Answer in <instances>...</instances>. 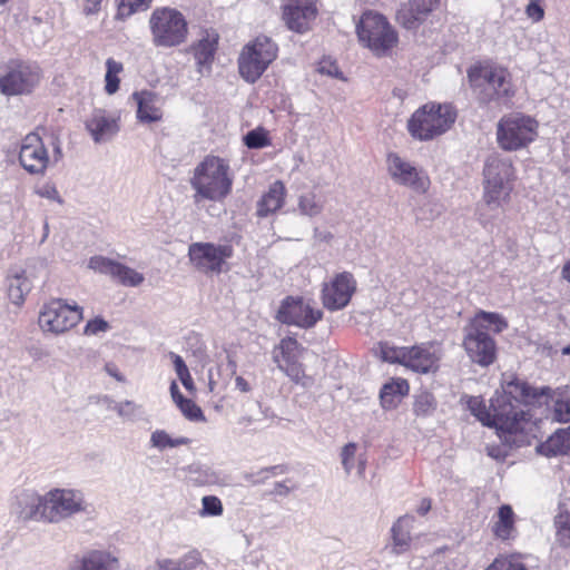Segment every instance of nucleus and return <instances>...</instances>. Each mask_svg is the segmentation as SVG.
Returning <instances> with one entry per match:
<instances>
[{
    "instance_id": "1",
    "label": "nucleus",
    "mask_w": 570,
    "mask_h": 570,
    "mask_svg": "<svg viewBox=\"0 0 570 570\" xmlns=\"http://www.w3.org/2000/svg\"><path fill=\"white\" fill-rule=\"evenodd\" d=\"M550 395L551 389L548 386L535 389L524 381L514 379L505 384L502 394L495 396L499 424L504 431V438L515 448L530 445L537 430L529 414L519 409V405L539 403L542 396Z\"/></svg>"
},
{
    "instance_id": "2",
    "label": "nucleus",
    "mask_w": 570,
    "mask_h": 570,
    "mask_svg": "<svg viewBox=\"0 0 570 570\" xmlns=\"http://www.w3.org/2000/svg\"><path fill=\"white\" fill-rule=\"evenodd\" d=\"M466 75L471 88L479 91L484 102H510L515 96L511 72L492 60L475 62Z\"/></svg>"
},
{
    "instance_id": "3",
    "label": "nucleus",
    "mask_w": 570,
    "mask_h": 570,
    "mask_svg": "<svg viewBox=\"0 0 570 570\" xmlns=\"http://www.w3.org/2000/svg\"><path fill=\"white\" fill-rule=\"evenodd\" d=\"M234 176L227 159L207 155L195 168L190 184L196 197L224 200L233 188Z\"/></svg>"
},
{
    "instance_id": "4",
    "label": "nucleus",
    "mask_w": 570,
    "mask_h": 570,
    "mask_svg": "<svg viewBox=\"0 0 570 570\" xmlns=\"http://www.w3.org/2000/svg\"><path fill=\"white\" fill-rule=\"evenodd\" d=\"M153 45L157 48H175L184 45L189 35L185 16L176 8H156L149 18Z\"/></svg>"
},
{
    "instance_id": "5",
    "label": "nucleus",
    "mask_w": 570,
    "mask_h": 570,
    "mask_svg": "<svg viewBox=\"0 0 570 570\" xmlns=\"http://www.w3.org/2000/svg\"><path fill=\"white\" fill-rule=\"evenodd\" d=\"M456 119L455 109L448 104L428 102L411 116L407 129L412 137L431 140L444 134Z\"/></svg>"
},
{
    "instance_id": "6",
    "label": "nucleus",
    "mask_w": 570,
    "mask_h": 570,
    "mask_svg": "<svg viewBox=\"0 0 570 570\" xmlns=\"http://www.w3.org/2000/svg\"><path fill=\"white\" fill-rule=\"evenodd\" d=\"M278 56V46L269 37L259 35L246 43L237 60L240 77L249 82H256Z\"/></svg>"
},
{
    "instance_id": "7",
    "label": "nucleus",
    "mask_w": 570,
    "mask_h": 570,
    "mask_svg": "<svg viewBox=\"0 0 570 570\" xmlns=\"http://www.w3.org/2000/svg\"><path fill=\"white\" fill-rule=\"evenodd\" d=\"M539 134V122L523 112L503 116L497 125V142L505 151H517L532 144Z\"/></svg>"
},
{
    "instance_id": "8",
    "label": "nucleus",
    "mask_w": 570,
    "mask_h": 570,
    "mask_svg": "<svg viewBox=\"0 0 570 570\" xmlns=\"http://www.w3.org/2000/svg\"><path fill=\"white\" fill-rule=\"evenodd\" d=\"M483 199L488 205H497L507 202L513 190L515 169L511 160L498 156L490 157L484 170Z\"/></svg>"
},
{
    "instance_id": "9",
    "label": "nucleus",
    "mask_w": 570,
    "mask_h": 570,
    "mask_svg": "<svg viewBox=\"0 0 570 570\" xmlns=\"http://www.w3.org/2000/svg\"><path fill=\"white\" fill-rule=\"evenodd\" d=\"M42 77L41 68L22 59H10L0 76V92L4 96H22L32 92Z\"/></svg>"
},
{
    "instance_id": "10",
    "label": "nucleus",
    "mask_w": 570,
    "mask_h": 570,
    "mask_svg": "<svg viewBox=\"0 0 570 570\" xmlns=\"http://www.w3.org/2000/svg\"><path fill=\"white\" fill-rule=\"evenodd\" d=\"M358 38L365 41L376 55L392 50L397 41V33L386 18L377 12H363L358 19Z\"/></svg>"
},
{
    "instance_id": "11",
    "label": "nucleus",
    "mask_w": 570,
    "mask_h": 570,
    "mask_svg": "<svg viewBox=\"0 0 570 570\" xmlns=\"http://www.w3.org/2000/svg\"><path fill=\"white\" fill-rule=\"evenodd\" d=\"M43 522L60 523L78 513H85L88 504L81 491L55 488L46 492Z\"/></svg>"
},
{
    "instance_id": "12",
    "label": "nucleus",
    "mask_w": 570,
    "mask_h": 570,
    "mask_svg": "<svg viewBox=\"0 0 570 570\" xmlns=\"http://www.w3.org/2000/svg\"><path fill=\"white\" fill-rule=\"evenodd\" d=\"M234 254L228 243L196 242L188 247L190 265L205 275H218Z\"/></svg>"
},
{
    "instance_id": "13",
    "label": "nucleus",
    "mask_w": 570,
    "mask_h": 570,
    "mask_svg": "<svg viewBox=\"0 0 570 570\" xmlns=\"http://www.w3.org/2000/svg\"><path fill=\"white\" fill-rule=\"evenodd\" d=\"M82 320V307L61 298L51 299L40 311L38 323L43 332L63 334Z\"/></svg>"
},
{
    "instance_id": "14",
    "label": "nucleus",
    "mask_w": 570,
    "mask_h": 570,
    "mask_svg": "<svg viewBox=\"0 0 570 570\" xmlns=\"http://www.w3.org/2000/svg\"><path fill=\"white\" fill-rule=\"evenodd\" d=\"M386 170L396 185L406 187L416 194H426L431 187V179L426 171L415 167L396 153L387 154Z\"/></svg>"
},
{
    "instance_id": "15",
    "label": "nucleus",
    "mask_w": 570,
    "mask_h": 570,
    "mask_svg": "<svg viewBox=\"0 0 570 570\" xmlns=\"http://www.w3.org/2000/svg\"><path fill=\"white\" fill-rule=\"evenodd\" d=\"M304 348L293 337L281 340L273 351V361L289 380L304 387L311 383V377L305 374L303 364L299 362Z\"/></svg>"
},
{
    "instance_id": "16",
    "label": "nucleus",
    "mask_w": 570,
    "mask_h": 570,
    "mask_svg": "<svg viewBox=\"0 0 570 570\" xmlns=\"http://www.w3.org/2000/svg\"><path fill=\"white\" fill-rule=\"evenodd\" d=\"M463 347L470 360L481 366H489L495 360L494 340L476 323H470L464 327Z\"/></svg>"
},
{
    "instance_id": "17",
    "label": "nucleus",
    "mask_w": 570,
    "mask_h": 570,
    "mask_svg": "<svg viewBox=\"0 0 570 570\" xmlns=\"http://www.w3.org/2000/svg\"><path fill=\"white\" fill-rule=\"evenodd\" d=\"M320 0H286L282 9V20L286 28L303 35L312 29L318 16Z\"/></svg>"
},
{
    "instance_id": "18",
    "label": "nucleus",
    "mask_w": 570,
    "mask_h": 570,
    "mask_svg": "<svg viewBox=\"0 0 570 570\" xmlns=\"http://www.w3.org/2000/svg\"><path fill=\"white\" fill-rule=\"evenodd\" d=\"M323 316L321 309H315L301 297H286L277 312L276 318L287 325L302 328L313 327Z\"/></svg>"
},
{
    "instance_id": "19",
    "label": "nucleus",
    "mask_w": 570,
    "mask_h": 570,
    "mask_svg": "<svg viewBox=\"0 0 570 570\" xmlns=\"http://www.w3.org/2000/svg\"><path fill=\"white\" fill-rule=\"evenodd\" d=\"M19 163L29 174L39 175L46 171L49 165V154L38 134L30 132L21 140Z\"/></svg>"
},
{
    "instance_id": "20",
    "label": "nucleus",
    "mask_w": 570,
    "mask_h": 570,
    "mask_svg": "<svg viewBox=\"0 0 570 570\" xmlns=\"http://www.w3.org/2000/svg\"><path fill=\"white\" fill-rule=\"evenodd\" d=\"M46 493L40 494L33 489L17 492L10 504V512L18 520L43 522Z\"/></svg>"
},
{
    "instance_id": "21",
    "label": "nucleus",
    "mask_w": 570,
    "mask_h": 570,
    "mask_svg": "<svg viewBox=\"0 0 570 570\" xmlns=\"http://www.w3.org/2000/svg\"><path fill=\"white\" fill-rule=\"evenodd\" d=\"M353 274L343 272L328 284H325L322 291V301L324 307L330 311H336L345 307L354 292Z\"/></svg>"
},
{
    "instance_id": "22",
    "label": "nucleus",
    "mask_w": 570,
    "mask_h": 570,
    "mask_svg": "<svg viewBox=\"0 0 570 570\" xmlns=\"http://www.w3.org/2000/svg\"><path fill=\"white\" fill-rule=\"evenodd\" d=\"M440 358L441 353L433 344L422 343L407 346L404 366L416 373H434L439 368Z\"/></svg>"
},
{
    "instance_id": "23",
    "label": "nucleus",
    "mask_w": 570,
    "mask_h": 570,
    "mask_svg": "<svg viewBox=\"0 0 570 570\" xmlns=\"http://www.w3.org/2000/svg\"><path fill=\"white\" fill-rule=\"evenodd\" d=\"M219 35L214 29H205L202 32V37L193 42L188 51L193 55L197 71L203 73L204 71L209 72L212 65L215 59L216 51L218 49Z\"/></svg>"
},
{
    "instance_id": "24",
    "label": "nucleus",
    "mask_w": 570,
    "mask_h": 570,
    "mask_svg": "<svg viewBox=\"0 0 570 570\" xmlns=\"http://www.w3.org/2000/svg\"><path fill=\"white\" fill-rule=\"evenodd\" d=\"M441 4V0H409L396 13L397 22L405 29H415Z\"/></svg>"
},
{
    "instance_id": "25",
    "label": "nucleus",
    "mask_w": 570,
    "mask_h": 570,
    "mask_svg": "<svg viewBox=\"0 0 570 570\" xmlns=\"http://www.w3.org/2000/svg\"><path fill=\"white\" fill-rule=\"evenodd\" d=\"M120 117L104 109L95 110L86 120V129L96 142L105 141L119 131Z\"/></svg>"
},
{
    "instance_id": "26",
    "label": "nucleus",
    "mask_w": 570,
    "mask_h": 570,
    "mask_svg": "<svg viewBox=\"0 0 570 570\" xmlns=\"http://www.w3.org/2000/svg\"><path fill=\"white\" fill-rule=\"evenodd\" d=\"M118 557L108 550L92 549L77 559L71 570H119Z\"/></svg>"
},
{
    "instance_id": "27",
    "label": "nucleus",
    "mask_w": 570,
    "mask_h": 570,
    "mask_svg": "<svg viewBox=\"0 0 570 570\" xmlns=\"http://www.w3.org/2000/svg\"><path fill=\"white\" fill-rule=\"evenodd\" d=\"M495 397L491 400L490 407L488 409L484 401L479 396H472L468 401V407L470 412L483 424L487 426H494L497 430V434L505 445L512 448L513 443L509 442L504 438V431L501 429L499 424V416H497V406H495Z\"/></svg>"
},
{
    "instance_id": "28",
    "label": "nucleus",
    "mask_w": 570,
    "mask_h": 570,
    "mask_svg": "<svg viewBox=\"0 0 570 570\" xmlns=\"http://www.w3.org/2000/svg\"><path fill=\"white\" fill-rule=\"evenodd\" d=\"M132 99L137 104L136 117L142 124L159 122L163 119V109L158 104V97L149 90L135 91Z\"/></svg>"
},
{
    "instance_id": "29",
    "label": "nucleus",
    "mask_w": 570,
    "mask_h": 570,
    "mask_svg": "<svg viewBox=\"0 0 570 570\" xmlns=\"http://www.w3.org/2000/svg\"><path fill=\"white\" fill-rule=\"evenodd\" d=\"M557 541L570 546V481L566 485L559 503V513L554 519Z\"/></svg>"
},
{
    "instance_id": "30",
    "label": "nucleus",
    "mask_w": 570,
    "mask_h": 570,
    "mask_svg": "<svg viewBox=\"0 0 570 570\" xmlns=\"http://www.w3.org/2000/svg\"><path fill=\"white\" fill-rule=\"evenodd\" d=\"M31 288L32 283L23 269L17 268L10 271L7 276V292L9 299L13 304L20 306Z\"/></svg>"
},
{
    "instance_id": "31",
    "label": "nucleus",
    "mask_w": 570,
    "mask_h": 570,
    "mask_svg": "<svg viewBox=\"0 0 570 570\" xmlns=\"http://www.w3.org/2000/svg\"><path fill=\"white\" fill-rule=\"evenodd\" d=\"M537 452L546 456L567 454L570 451V425L556 431L546 442L535 446Z\"/></svg>"
},
{
    "instance_id": "32",
    "label": "nucleus",
    "mask_w": 570,
    "mask_h": 570,
    "mask_svg": "<svg viewBox=\"0 0 570 570\" xmlns=\"http://www.w3.org/2000/svg\"><path fill=\"white\" fill-rule=\"evenodd\" d=\"M286 187L282 180L274 181L258 203L257 214H275L285 203Z\"/></svg>"
},
{
    "instance_id": "33",
    "label": "nucleus",
    "mask_w": 570,
    "mask_h": 570,
    "mask_svg": "<svg viewBox=\"0 0 570 570\" xmlns=\"http://www.w3.org/2000/svg\"><path fill=\"white\" fill-rule=\"evenodd\" d=\"M409 390L410 386L406 380L401 377L391 379L381 389L380 399L383 407L392 409L396 406L397 402L407 395Z\"/></svg>"
},
{
    "instance_id": "34",
    "label": "nucleus",
    "mask_w": 570,
    "mask_h": 570,
    "mask_svg": "<svg viewBox=\"0 0 570 570\" xmlns=\"http://www.w3.org/2000/svg\"><path fill=\"white\" fill-rule=\"evenodd\" d=\"M413 521V517L404 515L399 518L392 527L393 551L395 553L400 554L409 550L411 542L410 529Z\"/></svg>"
},
{
    "instance_id": "35",
    "label": "nucleus",
    "mask_w": 570,
    "mask_h": 570,
    "mask_svg": "<svg viewBox=\"0 0 570 570\" xmlns=\"http://www.w3.org/2000/svg\"><path fill=\"white\" fill-rule=\"evenodd\" d=\"M493 531L502 540L511 538L514 532V513L510 505L503 504L499 508L498 521L494 523Z\"/></svg>"
},
{
    "instance_id": "36",
    "label": "nucleus",
    "mask_w": 570,
    "mask_h": 570,
    "mask_svg": "<svg viewBox=\"0 0 570 570\" xmlns=\"http://www.w3.org/2000/svg\"><path fill=\"white\" fill-rule=\"evenodd\" d=\"M407 346H395L389 342H380L374 352L384 362L404 366Z\"/></svg>"
},
{
    "instance_id": "37",
    "label": "nucleus",
    "mask_w": 570,
    "mask_h": 570,
    "mask_svg": "<svg viewBox=\"0 0 570 570\" xmlns=\"http://www.w3.org/2000/svg\"><path fill=\"white\" fill-rule=\"evenodd\" d=\"M124 71V65L116 61L114 58L106 60V75H105V91L108 95H114L119 90L120 77Z\"/></svg>"
},
{
    "instance_id": "38",
    "label": "nucleus",
    "mask_w": 570,
    "mask_h": 570,
    "mask_svg": "<svg viewBox=\"0 0 570 570\" xmlns=\"http://www.w3.org/2000/svg\"><path fill=\"white\" fill-rule=\"evenodd\" d=\"M153 0H119L115 18L125 20L139 11H146L151 7Z\"/></svg>"
},
{
    "instance_id": "39",
    "label": "nucleus",
    "mask_w": 570,
    "mask_h": 570,
    "mask_svg": "<svg viewBox=\"0 0 570 570\" xmlns=\"http://www.w3.org/2000/svg\"><path fill=\"white\" fill-rule=\"evenodd\" d=\"M112 278L117 279L121 285L130 287L139 286L145 279L141 273L120 263L117 264Z\"/></svg>"
},
{
    "instance_id": "40",
    "label": "nucleus",
    "mask_w": 570,
    "mask_h": 570,
    "mask_svg": "<svg viewBox=\"0 0 570 570\" xmlns=\"http://www.w3.org/2000/svg\"><path fill=\"white\" fill-rule=\"evenodd\" d=\"M189 443L187 438L173 439L166 431L156 430L150 435V444L153 448L164 451L168 448H177L179 445H186Z\"/></svg>"
},
{
    "instance_id": "41",
    "label": "nucleus",
    "mask_w": 570,
    "mask_h": 570,
    "mask_svg": "<svg viewBox=\"0 0 570 570\" xmlns=\"http://www.w3.org/2000/svg\"><path fill=\"white\" fill-rule=\"evenodd\" d=\"M116 413L125 422H136L145 414L142 405L130 400L120 401Z\"/></svg>"
},
{
    "instance_id": "42",
    "label": "nucleus",
    "mask_w": 570,
    "mask_h": 570,
    "mask_svg": "<svg viewBox=\"0 0 570 570\" xmlns=\"http://www.w3.org/2000/svg\"><path fill=\"white\" fill-rule=\"evenodd\" d=\"M175 570H196L205 566L202 553L197 549H191L178 559H174Z\"/></svg>"
},
{
    "instance_id": "43",
    "label": "nucleus",
    "mask_w": 570,
    "mask_h": 570,
    "mask_svg": "<svg viewBox=\"0 0 570 570\" xmlns=\"http://www.w3.org/2000/svg\"><path fill=\"white\" fill-rule=\"evenodd\" d=\"M245 145L250 149H259L272 144L269 132L264 127L248 131L244 137Z\"/></svg>"
},
{
    "instance_id": "44",
    "label": "nucleus",
    "mask_w": 570,
    "mask_h": 570,
    "mask_svg": "<svg viewBox=\"0 0 570 570\" xmlns=\"http://www.w3.org/2000/svg\"><path fill=\"white\" fill-rule=\"evenodd\" d=\"M436 409V401L434 396L429 392H422L416 395L413 411L417 416L431 415Z\"/></svg>"
},
{
    "instance_id": "45",
    "label": "nucleus",
    "mask_w": 570,
    "mask_h": 570,
    "mask_svg": "<svg viewBox=\"0 0 570 570\" xmlns=\"http://www.w3.org/2000/svg\"><path fill=\"white\" fill-rule=\"evenodd\" d=\"M169 355L173 360L175 372L181 384L187 391L193 392L195 390V385L185 361L181 358V356L173 352H170Z\"/></svg>"
},
{
    "instance_id": "46",
    "label": "nucleus",
    "mask_w": 570,
    "mask_h": 570,
    "mask_svg": "<svg viewBox=\"0 0 570 570\" xmlns=\"http://www.w3.org/2000/svg\"><path fill=\"white\" fill-rule=\"evenodd\" d=\"M482 322H487L490 325H494L497 333L502 332L508 327V323L498 313L480 311L470 323H476L479 326L485 330Z\"/></svg>"
},
{
    "instance_id": "47",
    "label": "nucleus",
    "mask_w": 570,
    "mask_h": 570,
    "mask_svg": "<svg viewBox=\"0 0 570 570\" xmlns=\"http://www.w3.org/2000/svg\"><path fill=\"white\" fill-rule=\"evenodd\" d=\"M224 512L223 503L216 495H205L202 499L200 517H220Z\"/></svg>"
},
{
    "instance_id": "48",
    "label": "nucleus",
    "mask_w": 570,
    "mask_h": 570,
    "mask_svg": "<svg viewBox=\"0 0 570 570\" xmlns=\"http://www.w3.org/2000/svg\"><path fill=\"white\" fill-rule=\"evenodd\" d=\"M553 419L558 422L570 421V390L566 391L564 396H560L554 401Z\"/></svg>"
},
{
    "instance_id": "49",
    "label": "nucleus",
    "mask_w": 570,
    "mask_h": 570,
    "mask_svg": "<svg viewBox=\"0 0 570 570\" xmlns=\"http://www.w3.org/2000/svg\"><path fill=\"white\" fill-rule=\"evenodd\" d=\"M118 262L104 256H92L89 259L88 267L95 272L106 274L112 277Z\"/></svg>"
},
{
    "instance_id": "50",
    "label": "nucleus",
    "mask_w": 570,
    "mask_h": 570,
    "mask_svg": "<svg viewBox=\"0 0 570 570\" xmlns=\"http://www.w3.org/2000/svg\"><path fill=\"white\" fill-rule=\"evenodd\" d=\"M184 416L190 421H205L202 409L191 400L185 399L177 404Z\"/></svg>"
},
{
    "instance_id": "51",
    "label": "nucleus",
    "mask_w": 570,
    "mask_h": 570,
    "mask_svg": "<svg viewBox=\"0 0 570 570\" xmlns=\"http://www.w3.org/2000/svg\"><path fill=\"white\" fill-rule=\"evenodd\" d=\"M341 462L346 474H351L356 464V444L347 443L341 452Z\"/></svg>"
},
{
    "instance_id": "52",
    "label": "nucleus",
    "mask_w": 570,
    "mask_h": 570,
    "mask_svg": "<svg viewBox=\"0 0 570 570\" xmlns=\"http://www.w3.org/2000/svg\"><path fill=\"white\" fill-rule=\"evenodd\" d=\"M109 330L110 325L106 320L102 317H95L94 320L87 322L83 328V334L87 336H95L101 333H106Z\"/></svg>"
},
{
    "instance_id": "53",
    "label": "nucleus",
    "mask_w": 570,
    "mask_h": 570,
    "mask_svg": "<svg viewBox=\"0 0 570 570\" xmlns=\"http://www.w3.org/2000/svg\"><path fill=\"white\" fill-rule=\"evenodd\" d=\"M317 71L323 75L342 78V72L340 71L336 60L331 57H323L320 60Z\"/></svg>"
},
{
    "instance_id": "54",
    "label": "nucleus",
    "mask_w": 570,
    "mask_h": 570,
    "mask_svg": "<svg viewBox=\"0 0 570 570\" xmlns=\"http://www.w3.org/2000/svg\"><path fill=\"white\" fill-rule=\"evenodd\" d=\"M487 570H525L524 566L509 558H498Z\"/></svg>"
},
{
    "instance_id": "55",
    "label": "nucleus",
    "mask_w": 570,
    "mask_h": 570,
    "mask_svg": "<svg viewBox=\"0 0 570 570\" xmlns=\"http://www.w3.org/2000/svg\"><path fill=\"white\" fill-rule=\"evenodd\" d=\"M527 17L533 22H539L544 18V9L540 0H530L525 8Z\"/></svg>"
},
{
    "instance_id": "56",
    "label": "nucleus",
    "mask_w": 570,
    "mask_h": 570,
    "mask_svg": "<svg viewBox=\"0 0 570 570\" xmlns=\"http://www.w3.org/2000/svg\"><path fill=\"white\" fill-rule=\"evenodd\" d=\"M82 13L87 17L98 14L105 0H80Z\"/></svg>"
},
{
    "instance_id": "57",
    "label": "nucleus",
    "mask_w": 570,
    "mask_h": 570,
    "mask_svg": "<svg viewBox=\"0 0 570 570\" xmlns=\"http://www.w3.org/2000/svg\"><path fill=\"white\" fill-rule=\"evenodd\" d=\"M147 570H175L174 559L171 558H158Z\"/></svg>"
},
{
    "instance_id": "58",
    "label": "nucleus",
    "mask_w": 570,
    "mask_h": 570,
    "mask_svg": "<svg viewBox=\"0 0 570 570\" xmlns=\"http://www.w3.org/2000/svg\"><path fill=\"white\" fill-rule=\"evenodd\" d=\"M97 403L105 406L106 410H110V411H115V412H117V409L119 405V402H116L112 397H110L108 395H102V396L98 397Z\"/></svg>"
},
{
    "instance_id": "59",
    "label": "nucleus",
    "mask_w": 570,
    "mask_h": 570,
    "mask_svg": "<svg viewBox=\"0 0 570 570\" xmlns=\"http://www.w3.org/2000/svg\"><path fill=\"white\" fill-rule=\"evenodd\" d=\"M105 371L108 375L112 376L118 382H125V376L119 372L118 367L115 364H106Z\"/></svg>"
},
{
    "instance_id": "60",
    "label": "nucleus",
    "mask_w": 570,
    "mask_h": 570,
    "mask_svg": "<svg viewBox=\"0 0 570 570\" xmlns=\"http://www.w3.org/2000/svg\"><path fill=\"white\" fill-rule=\"evenodd\" d=\"M235 387L242 393H248L252 390L249 383L243 376L235 377Z\"/></svg>"
},
{
    "instance_id": "61",
    "label": "nucleus",
    "mask_w": 570,
    "mask_h": 570,
    "mask_svg": "<svg viewBox=\"0 0 570 570\" xmlns=\"http://www.w3.org/2000/svg\"><path fill=\"white\" fill-rule=\"evenodd\" d=\"M170 394H171L173 401L175 402L176 405L185 400V397L180 393L176 382H173L170 384Z\"/></svg>"
},
{
    "instance_id": "62",
    "label": "nucleus",
    "mask_w": 570,
    "mask_h": 570,
    "mask_svg": "<svg viewBox=\"0 0 570 570\" xmlns=\"http://www.w3.org/2000/svg\"><path fill=\"white\" fill-rule=\"evenodd\" d=\"M292 488H289L284 482H277L274 485V493L278 495H287L291 492Z\"/></svg>"
},
{
    "instance_id": "63",
    "label": "nucleus",
    "mask_w": 570,
    "mask_h": 570,
    "mask_svg": "<svg viewBox=\"0 0 570 570\" xmlns=\"http://www.w3.org/2000/svg\"><path fill=\"white\" fill-rule=\"evenodd\" d=\"M488 454L497 460H502L507 455L505 452H503L500 448L497 446H488Z\"/></svg>"
},
{
    "instance_id": "64",
    "label": "nucleus",
    "mask_w": 570,
    "mask_h": 570,
    "mask_svg": "<svg viewBox=\"0 0 570 570\" xmlns=\"http://www.w3.org/2000/svg\"><path fill=\"white\" fill-rule=\"evenodd\" d=\"M431 509V501L429 499H423L417 508V513L421 515L426 514Z\"/></svg>"
}]
</instances>
